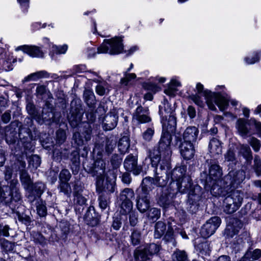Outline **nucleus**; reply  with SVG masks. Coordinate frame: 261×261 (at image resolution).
Here are the masks:
<instances>
[{
    "mask_svg": "<svg viewBox=\"0 0 261 261\" xmlns=\"http://www.w3.org/2000/svg\"><path fill=\"white\" fill-rule=\"evenodd\" d=\"M163 105L164 106H160L159 108L163 133L158 149H154L150 154L151 164L154 168L156 174V186L161 187L165 186L168 180L165 170L169 168V159L172 153L170 148V133L174 130L176 125L174 108L165 99Z\"/></svg>",
    "mask_w": 261,
    "mask_h": 261,
    "instance_id": "1",
    "label": "nucleus"
},
{
    "mask_svg": "<svg viewBox=\"0 0 261 261\" xmlns=\"http://www.w3.org/2000/svg\"><path fill=\"white\" fill-rule=\"evenodd\" d=\"M226 88L224 86H217L215 91L206 90L203 92L204 97L206 100L208 109L213 111H217L216 106L221 111H225L228 108L229 102L233 106H236L238 102L235 99H229L225 95Z\"/></svg>",
    "mask_w": 261,
    "mask_h": 261,
    "instance_id": "2",
    "label": "nucleus"
},
{
    "mask_svg": "<svg viewBox=\"0 0 261 261\" xmlns=\"http://www.w3.org/2000/svg\"><path fill=\"white\" fill-rule=\"evenodd\" d=\"M222 175V169L219 165L213 164L211 166L209 169V177L206 182L211 186V192L215 196H225L222 188L223 179H220Z\"/></svg>",
    "mask_w": 261,
    "mask_h": 261,
    "instance_id": "3",
    "label": "nucleus"
},
{
    "mask_svg": "<svg viewBox=\"0 0 261 261\" xmlns=\"http://www.w3.org/2000/svg\"><path fill=\"white\" fill-rule=\"evenodd\" d=\"M245 178V173L243 170L230 171L223 179L222 188L225 195L238 188Z\"/></svg>",
    "mask_w": 261,
    "mask_h": 261,
    "instance_id": "4",
    "label": "nucleus"
},
{
    "mask_svg": "<svg viewBox=\"0 0 261 261\" xmlns=\"http://www.w3.org/2000/svg\"><path fill=\"white\" fill-rule=\"evenodd\" d=\"M106 168V163L103 160L101 159L97 160L95 162V170L96 172H99L100 176L97 177L96 180V190L98 192L104 191L108 192L110 193L114 192L115 190V184L114 181H109L107 179L105 185L104 183V176Z\"/></svg>",
    "mask_w": 261,
    "mask_h": 261,
    "instance_id": "5",
    "label": "nucleus"
},
{
    "mask_svg": "<svg viewBox=\"0 0 261 261\" xmlns=\"http://www.w3.org/2000/svg\"><path fill=\"white\" fill-rule=\"evenodd\" d=\"M123 50L122 39L121 37H115L111 39H106L97 49V53L116 55L122 53Z\"/></svg>",
    "mask_w": 261,
    "mask_h": 261,
    "instance_id": "6",
    "label": "nucleus"
},
{
    "mask_svg": "<svg viewBox=\"0 0 261 261\" xmlns=\"http://www.w3.org/2000/svg\"><path fill=\"white\" fill-rule=\"evenodd\" d=\"M186 172L185 166L175 168L172 172L171 178L173 181H176L177 191L181 193H184L191 185L190 178L185 176Z\"/></svg>",
    "mask_w": 261,
    "mask_h": 261,
    "instance_id": "7",
    "label": "nucleus"
},
{
    "mask_svg": "<svg viewBox=\"0 0 261 261\" xmlns=\"http://www.w3.org/2000/svg\"><path fill=\"white\" fill-rule=\"evenodd\" d=\"M243 199V193L240 191H233L223 201L224 211L227 214H232L241 206Z\"/></svg>",
    "mask_w": 261,
    "mask_h": 261,
    "instance_id": "8",
    "label": "nucleus"
},
{
    "mask_svg": "<svg viewBox=\"0 0 261 261\" xmlns=\"http://www.w3.org/2000/svg\"><path fill=\"white\" fill-rule=\"evenodd\" d=\"M221 223L220 218L215 216L208 219L200 230L201 236L207 238L213 234Z\"/></svg>",
    "mask_w": 261,
    "mask_h": 261,
    "instance_id": "9",
    "label": "nucleus"
},
{
    "mask_svg": "<svg viewBox=\"0 0 261 261\" xmlns=\"http://www.w3.org/2000/svg\"><path fill=\"white\" fill-rule=\"evenodd\" d=\"M160 247L154 243L150 244L144 249H138L135 252V256L138 261H151L152 255L157 253Z\"/></svg>",
    "mask_w": 261,
    "mask_h": 261,
    "instance_id": "10",
    "label": "nucleus"
},
{
    "mask_svg": "<svg viewBox=\"0 0 261 261\" xmlns=\"http://www.w3.org/2000/svg\"><path fill=\"white\" fill-rule=\"evenodd\" d=\"M33 81V73H31L25 77L22 81V84L24 88V92L26 94V100L28 102L26 109L28 113L31 116L33 115V103L31 102L32 89V85L31 83H29Z\"/></svg>",
    "mask_w": 261,
    "mask_h": 261,
    "instance_id": "11",
    "label": "nucleus"
},
{
    "mask_svg": "<svg viewBox=\"0 0 261 261\" xmlns=\"http://www.w3.org/2000/svg\"><path fill=\"white\" fill-rule=\"evenodd\" d=\"M181 155L185 160L191 159L194 155L195 149L193 144L190 142L182 141L180 139L177 142Z\"/></svg>",
    "mask_w": 261,
    "mask_h": 261,
    "instance_id": "12",
    "label": "nucleus"
},
{
    "mask_svg": "<svg viewBox=\"0 0 261 261\" xmlns=\"http://www.w3.org/2000/svg\"><path fill=\"white\" fill-rule=\"evenodd\" d=\"M124 167L127 171L132 172L135 175H138L142 172V167L137 166L136 156L129 155L124 161Z\"/></svg>",
    "mask_w": 261,
    "mask_h": 261,
    "instance_id": "13",
    "label": "nucleus"
},
{
    "mask_svg": "<svg viewBox=\"0 0 261 261\" xmlns=\"http://www.w3.org/2000/svg\"><path fill=\"white\" fill-rule=\"evenodd\" d=\"M118 116L115 109L112 110L104 118L103 128L106 130L114 128L117 124Z\"/></svg>",
    "mask_w": 261,
    "mask_h": 261,
    "instance_id": "14",
    "label": "nucleus"
},
{
    "mask_svg": "<svg viewBox=\"0 0 261 261\" xmlns=\"http://www.w3.org/2000/svg\"><path fill=\"white\" fill-rule=\"evenodd\" d=\"M14 62L13 57L9 54L4 53L3 48L0 47V70L5 71L12 70V62Z\"/></svg>",
    "mask_w": 261,
    "mask_h": 261,
    "instance_id": "15",
    "label": "nucleus"
},
{
    "mask_svg": "<svg viewBox=\"0 0 261 261\" xmlns=\"http://www.w3.org/2000/svg\"><path fill=\"white\" fill-rule=\"evenodd\" d=\"M251 121L245 119L244 118H239L236 122L235 127L237 133L242 137L246 138L250 132L249 127Z\"/></svg>",
    "mask_w": 261,
    "mask_h": 261,
    "instance_id": "16",
    "label": "nucleus"
},
{
    "mask_svg": "<svg viewBox=\"0 0 261 261\" xmlns=\"http://www.w3.org/2000/svg\"><path fill=\"white\" fill-rule=\"evenodd\" d=\"M137 207L142 213H145L150 207V197L145 193L138 192Z\"/></svg>",
    "mask_w": 261,
    "mask_h": 261,
    "instance_id": "17",
    "label": "nucleus"
},
{
    "mask_svg": "<svg viewBox=\"0 0 261 261\" xmlns=\"http://www.w3.org/2000/svg\"><path fill=\"white\" fill-rule=\"evenodd\" d=\"M148 111L142 107H138L133 116V120L136 121L138 123L149 122L151 120L148 116Z\"/></svg>",
    "mask_w": 261,
    "mask_h": 261,
    "instance_id": "18",
    "label": "nucleus"
},
{
    "mask_svg": "<svg viewBox=\"0 0 261 261\" xmlns=\"http://www.w3.org/2000/svg\"><path fill=\"white\" fill-rule=\"evenodd\" d=\"M196 89L197 93L195 94H193L189 96L190 99L192 100L196 105L200 107H203L205 105V103L206 104V100H205V101H203L202 97L199 95L200 94L202 93L203 96V92L205 91L204 89V87L202 84H201L200 83H197L196 85ZM206 89H205L206 90ZM204 99H205L204 98Z\"/></svg>",
    "mask_w": 261,
    "mask_h": 261,
    "instance_id": "19",
    "label": "nucleus"
},
{
    "mask_svg": "<svg viewBox=\"0 0 261 261\" xmlns=\"http://www.w3.org/2000/svg\"><path fill=\"white\" fill-rule=\"evenodd\" d=\"M166 81V79L164 77L155 76L151 77L149 79L148 82H144L143 84V87L146 90L151 91L153 93H156L159 90V87L158 85L153 83V82H158L160 83H164Z\"/></svg>",
    "mask_w": 261,
    "mask_h": 261,
    "instance_id": "20",
    "label": "nucleus"
},
{
    "mask_svg": "<svg viewBox=\"0 0 261 261\" xmlns=\"http://www.w3.org/2000/svg\"><path fill=\"white\" fill-rule=\"evenodd\" d=\"M84 127H86L87 129L82 133V135H81L79 132H77L74 133L73 136L75 142L78 146H81L84 144V141L83 138V137L86 141H88L91 139L92 130L89 124L87 123L84 125Z\"/></svg>",
    "mask_w": 261,
    "mask_h": 261,
    "instance_id": "21",
    "label": "nucleus"
},
{
    "mask_svg": "<svg viewBox=\"0 0 261 261\" xmlns=\"http://www.w3.org/2000/svg\"><path fill=\"white\" fill-rule=\"evenodd\" d=\"M199 134L198 129L195 126H189L184 132L183 140L187 142H190L193 144L195 142Z\"/></svg>",
    "mask_w": 261,
    "mask_h": 261,
    "instance_id": "22",
    "label": "nucleus"
},
{
    "mask_svg": "<svg viewBox=\"0 0 261 261\" xmlns=\"http://www.w3.org/2000/svg\"><path fill=\"white\" fill-rule=\"evenodd\" d=\"M156 186L155 181L153 178L146 177L142 181L141 189L138 190V192L145 193L149 195V192Z\"/></svg>",
    "mask_w": 261,
    "mask_h": 261,
    "instance_id": "23",
    "label": "nucleus"
},
{
    "mask_svg": "<svg viewBox=\"0 0 261 261\" xmlns=\"http://www.w3.org/2000/svg\"><path fill=\"white\" fill-rule=\"evenodd\" d=\"M209 151L212 156L221 154L222 152L221 142L216 138H213L209 143Z\"/></svg>",
    "mask_w": 261,
    "mask_h": 261,
    "instance_id": "24",
    "label": "nucleus"
},
{
    "mask_svg": "<svg viewBox=\"0 0 261 261\" xmlns=\"http://www.w3.org/2000/svg\"><path fill=\"white\" fill-rule=\"evenodd\" d=\"M261 51H254L249 54L244 58V61L247 65L254 64L259 61Z\"/></svg>",
    "mask_w": 261,
    "mask_h": 261,
    "instance_id": "25",
    "label": "nucleus"
},
{
    "mask_svg": "<svg viewBox=\"0 0 261 261\" xmlns=\"http://www.w3.org/2000/svg\"><path fill=\"white\" fill-rule=\"evenodd\" d=\"M135 194L134 191L130 188H125L121 191L119 197L120 201H132L134 197Z\"/></svg>",
    "mask_w": 261,
    "mask_h": 261,
    "instance_id": "26",
    "label": "nucleus"
},
{
    "mask_svg": "<svg viewBox=\"0 0 261 261\" xmlns=\"http://www.w3.org/2000/svg\"><path fill=\"white\" fill-rule=\"evenodd\" d=\"M130 146L129 139L127 136L122 137L119 141L118 144V150L122 154L127 152Z\"/></svg>",
    "mask_w": 261,
    "mask_h": 261,
    "instance_id": "27",
    "label": "nucleus"
},
{
    "mask_svg": "<svg viewBox=\"0 0 261 261\" xmlns=\"http://www.w3.org/2000/svg\"><path fill=\"white\" fill-rule=\"evenodd\" d=\"M120 205V213L126 215L133 211V203L132 201H121Z\"/></svg>",
    "mask_w": 261,
    "mask_h": 261,
    "instance_id": "28",
    "label": "nucleus"
},
{
    "mask_svg": "<svg viewBox=\"0 0 261 261\" xmlns=\"http://www.w3.org/2000/svg\"><path fill=\"white\" fill-rule=\"evenodd\" d=\"M49 47H51V52L50 53L51 58L54 59V54H64L68 49V46L66 44H64L61 46H57L54 44L49 45Z\"/></svg>",
    "mask_w": 261,
    "mask_h": 261,
    "instance_id": "29",
    "label": "nucleus"
},
{
    "mask_svg": "<svg viewBox=\"0 0 261 261\" xmlns=\"http://www.w3.org/2000/svg\"><path fill=\"white\" fill-rule=\"evenodd\" d=\"M165 224L161 221L158 222L155 226L154 237L156 239L160 238L164 234L166 230Z\"/></svg>",
    "mask_w": 261,
    "mask_h": 261,
    "instance_id": "30",
    "label": "nucleus"
},
{
    "mask_svg": "<svg viewBox=\"0 0 261 261\" xmlns=\"http://www.w3.org/2000/svg\"><path fill=\"white\" fill-rule=\"evenodd\" d=\"M84 97L87 104L89 106H92L95 103V97L92 91L86 89L84 92Z\"/></svg>",
    "mask_w": 261,
    "mask_h": 261,
    "instance_id": "31",
    "label": "nucleus"
},
{
    "mask_svg": "<svg viewBox=\"0 0 261 261\" xmlns=\"http://www.w3.org/2000/svg\"><path fill=\"white\" fill-rule=\"evenodd\" d=\"M240 153L247 161L252 159L251 151L248 145L241 144L240 146Z\"/></svg>",
    "mask_w": 261,
    "mask_h": 261,
    "instance_id": "32",
    "label": "nucleus"
},
{
    "mask_svg": "<svg viewBox=\"0 0 261 261\" xmlns=\"http://www.w3.org/2000/svg\"><path fill=\"white\" fill-rule=\"evenodd\" d=\"M261 256V250L259 249H256L253 251H248L244 255V258L247 259H252L257 260Z\"/></svg>",
    "mask_w": 261,
    "mask_h": 261,
    "instance_id": "33",
    "label": "nucleus"
},
{
    "mask_svg": "<svg viewBox=\"0 0 261 261\" xmlns=\"http://www.w3.org/2000/svg\"><path fill=\"white\" fill-rule=\"evenodd\" d=\"M172 259L176 261H186L187 255L184 251L176 250L172 256Z\"/></svg>",
    "mask_w": 261,
    "mask_h": 261,
    "instance_id": "34",
    "label": "nucleus"
},
{
    "mask_svg": "<svg viewBox=\"0 0 261 261\" xmlns=\"http://www.w3.org/2000/svg\"><path fill=\"white\" fill-rule=\"evenodd\" d=\"M160 214V210L153 207L150 210L148 214V217L150 220L155 221L159 218Z\"/></svg>",
    "mask_w": 261,
    "mask_h": 261,
    "instance_id": "35",
    "label": "nucleus"
},
{
    "mask_svg": "<svg viewBox=\"0 0 261 261\" xmlns=\"http://www.w3.org/2000/svg\"><path fill=\"white\" fill-rule=\"evenodd\" d=\"M128 72H125L124 74V77L121 79L120 83L126 86L128 84V83L132 80L136 79V75L135 73H128Z\"/></svg>",
    "mask_w": 261,
    "mask_h": 261,
    "instance_id": "36",
    "label": "nucleus"
},
{
    "mask_svg": "<svg viewBox=\"0 0 261 261\" xmlns=\"http://www.w3.org/2000/svg\"><path fill=\"white\" fill-rule=\"evenodd\" d=\"M20 178L24 187L27 189H29L31 187V180L28 175L25 173H23L20 176Z\"/></svg>",
    "mask_w": 261,
    "mask_h": 261,
    "instance_id": "37",
    "label": "nucleus"
},
{
    "mask_svg": "<svg viewBox=\"0 0 261 261\" xmlns=\"http://www.w3.org/2000/svg\"><path fill=\"white\" fill-rule=\"evenodd\" d=\"M249 143L255 151H258L259 150L261 143L259 140L254 137H251L249 141Z\"/></svg>",
    "mask_w": 261,
    "mask_h": 261,
    "instance_id": "38",
    "label": "nucleus"
},
{
    "mask_svg": "<svg viewBox=\"0 0 261 261\" xmlns=\"http://www.w3.org/2000/svg\"><path fill=\"white\" fill-rule=\"evenodd\" d=\"M59 187L60 191L65 194L68 195L70 194L71 188L68 182H60Z\"/></svg>",
    "mask_w": 261,
    "mask_h": 261,
    "instance_id": "39",
    "label": "nucleus"
},
{
    "mask_svg": "<svg viewBox=\"0 0 261 261\" xmlns=\"http://www.w3.org/2000/svg\"><path fill=\"white\" fill-rule=\"evenodd\" d=\"M71 177V174L69 171L67 169L62 170L60 173V182H68Z\"/></svg>",
    "mask_w": 261,
    "mask_h": 261,
    "instance_id": "40",
    "label": "nucleus"
},
{
    "mask_svg": "<svg viewBox=\"0 0 261 261\" xmlns=\"http://www.w3.org/2000/svg\"><path fill=\"white\" fill-rule=\"evenodd\" d=\"M141 234L140 232L136 230H133L131 235V240L134 245L139 244L140 241Z\"/></svg>",
    "mask_w": 261,
    "mask_h": 261,
    "instance_id": "41",
    "label": "nucleus"
},
{
    "mask_svg": "<svg viewBox=\"0 0 261 261\" xmlns=\"http://www.w3.org/2000/svg\"><path fill=\"white\" fill-rule=\"evenodd\" d=\"M37 211L38 215L41 217H44L46 214V207L45 203L41 201L37 205Z\"/></svg>",
    "mask_w": 261,
    "mask_h": 261,
    "instance_id": "42",
    "label": "nucleus"
},
{
    "mask_svg": "<svg viewBox=\"0 0 261 261\" xmlns=\"http://www.w3.org/2000/svg\"><path fill=\"white\" fill-rule=\"evenodd\" d=\"M225 160L226 161L233 163L236 161V156L234 151L229 148L226 153L225 154Z\"/></svg>",
    "mask_w": 261,
    "mask_h": 261,
    "instance_id": "43",
    "label": "nucleus"
},
{
    "mask_svg": "<svg viewBox=\"0 0 261 261\" xmlns=\"http://www.w3.org/2000/svg\"><path fill=\"white\" fill-rule=\"evenodd\" d=\"M177 91L178 90L176 88L172 87L168 85L167 87L164 90V93L171 97H174Z\"/></svg>",
    "mask_w": 261,
    "mask_h": 261,
    "instance_id": "44",
    "label": "nucleus"
},
{
    "mask_svg": "<svg viewBox=\"0 0 261 261\" xmlns=\"http://www.w3.org/2000/svg\"><path fill=\"white\" fill-rule=\"evenodd\" d=\"M128 215H129V220L130 225L133 226H135L138 223V215L137 212L133 211Z\"/></svg>",
    "mask_w": 261,
    "mask_h": 261,
    "instance_id": "45",
    "label": "nucleus"
},
{
    "mask_svg": "<svg viewBox=\"0 0 261 261\" xmlns=\"http://www.w3.org/2000/svg\"><path fill=\"white\" fill-rule=\"evenodd\" d=\"M154 134V130L151 128H148L143 133V138L146 141H150Z\"/></svg>",
    "mask_w": 261,
    "mask_h": 261,
    "instance_id": "46",
    "label": "nucleus"
},
{
    "mask_svg": "<svg viewBox=\"0 0 261 261\" xmlns=\"http://www.w3.org/2000/svg\"><path fill=\"white\" fill-rule=\"evenodd\" d=\"M168 85L172 87L176 88V89L181 86V83L179 80V78L177 76L172 77Z\"/></svg>",
    "mask_w": 261,
    "mask_h": 261,
    "instance_id": "47",
    "label": "nucleus"
},
{
    "mask_svg": "<svg viewBox=\"0 0 261 261\" xmlns=\"http://www.w3.org/2000/svg\"><path fill=\"white\" fill-rule=\"evenodd\" d=\"M238 231H236L233 229V228L231 225H228L224 231V234L227 238H232L236 234H237Z\"/></svg>",
    "mask_w": 261,
    "mask_h": 261,
    "instance_id": "48",
    "label": "nucleus"
},
{
    "mask_svg": "<svg viewBox=\"0 0 261 261\" xmlns=\"http://www.w3.org/2000/svg\"><path fill=\"white\" fill-rule=\"evenodd\" d=\"M45 51L39 47L34 46V57L43 58Z\"/></svg>",
    "mask_w": 261,
    "mask_h": 261,
    "instance_id": "49",
    "label": "nucleus"
},
{
    "mask_svg": "<svg viewBox=\"0 0 261 261\" xmlns=\"http://www.w3.org/2000/svg\"><path fill=\"white\" fill-rule=\"evenodd\" d=\"M44 189V185L42 182L36 183L34 184V190H35L37 196H40Z\"/></svg>",
    "mask_w": 261,
    "mask_h": 261,
    "instance_id": "50",
    "label": "nucleus"
},
{
    "mask_svg": "<svg viewBox=\"0 0 261 261\" xmlns=\"http://www.w3.org/2000/svg\"><path fill=\"white\" fill-rule=\"evenodd\" d=\"M254 168L257 176L261 174V161L260 160L255 158L254 159Z\"/></svg>",
    "mask_w": 261,
    "mask_h": 261,
    "instance_id": "51",
    "label": "nucleus"
},
{
    "mask_svg": "<svg viewBox=\"0 0 261 261\" xmlns=\"http://www.w3.org/2000/svg\"><path fill=\"white\" fill-rule=\"evenodd\" d=\"M16 50H21L23 51V53H26L30 56H32L33 55V48L28 45H23L18 46L16 49Z\"/></svg>",
    "mask_w": 261,
    "mask_h": 261,
    "instance_id": "52",
    "label": "nucleus"
},
{
    "mask_svg": "<svg viewBox=\"0 0 261 261\" xmlns=\"http://www.w3.org/2000/svg\"><path fill=\"white\" fill-rule=\"evenodd\" d=\"M49 76V74L45 71H39L34 73V80L41 78H46Z\"/></svg>",
    "mask_w": 261,
    "mask_h": 261,
    "instance_id": "53",
    "label": "nucleus"
},
{
    "mask_svg": "<svg viewBox=\"0 0 261 261\" xmlns=\"http://www.w3.org/2000/svg\"><path fill=\"white\" fill-rule=\"evenodd\" d=\"M57 138L59 143H62L66 139V134L64 130H58L57 132Z\"/></svg>",
    "mask_w": 261,
    "mask_h": 261,
    "instance_id": "54",
    "label": "nucleus"
},
{
    "mask_svg": "<svg viewBox=\"0 0 261 261\" xmlns=\"http://www.w3.org/2000/svg\"><path fill=\"white\" fill-rule=\"evenodd\" d=\"M96 92L100 96L104 95L106 93V89L102 84H99L96 87Z\"/></svg>",
    "mask_w": 261,
    "mask_h": 261,
    "instance_id": "55",
    "label": "nucleus"
},
{
    "mask_svg": "<svg viewBox=\"0 0 261 261\" xmlns=\"http://www.w3.org/2000/svg\"><path fill=\"white\" fill-rule=\"evenodd\" d=\"M75 200L77 204L81 205L85 204L86 202V199L79 194L75 196Z\"/></svg>",
    "mask_w": 261,
    "mask_h": 261,
    "instance_id": "56",
    "label": "nucleus"
},
{
    "mask_svg": "<svg viewBox=\"0 0 261 261\" xmlns=\"http://www.w3.org/2000/svg\"><path fill=\"white\" fill-rule=\"evenodd\" d=\"M3 246L4 247H6V250L7 251H12L14 247V245L12 243L6 240L4 241L3 243Z\"/></svg>",
    "mask_w": 261,
    "mask_h": 261,
    "instance_id": "57",
    "label": "nucleus"
},
{
    "mask_svg": "<svg viewBox=\"0 0 261 261\" xmlns=\"http://www.w3.org/2000/svg\"><path fill=\"white\" fill-rule=\"evenodd\" d=\"M187 113L190 118H194L196 114L195 108L191 106H189L187 109Z\"/></svg>",
    "mask_w": 261,
    "mask_h": 261,
    "instance_id": "58",
    "label": "nucleus"
},
{
    "mask_svg": "<svg viewBox=\"0 0 261 261\" xmlns=\"http://www.w3.org/2000/svg\"><path fill=\"white\" fill-rule=\"evenodd\" d=\"M74 69L76 73H82L86 71V66L85 65H76Z\"/></svg>",
    "mask_w": 261,
    "mask_h": 261,
    "instance_id": "59",
    "label": "nucleus"
},
{
    "mask_svg": "<svg viewBox=\"0 0 261 261\" xmlns=\"http://www.w3.org/2000/svg\"><path fill=\"white\" fill-rule=\"evenodd\" d=\"M223 112V115L227 119L228 121L233 120L237 117V116L236 114H234L230 112Z\"/></svg>",
    "mask_w": 261,
    "mask_h": 261,
    "instance_id": "60",
    "label": "nucleus"
},
{
    "mask_svg": "<svg viewBox=\"0 0 261 261\" xmlns=\"http://www.w3.org/2000/svg\"><path fill=\"white\" fill-rule=\"evenodd\" d=\"M10 119L11 114L10 112L7 111L3 114L2 116V120L4 123H8L10 121Z\"/></svg>",
    "mask_w": 261,
    "mask_h": 261,
    "instance_id": "61",
    "label": "nucleus"
},
{
    "mask_svg": "<svg viewBox=\"0 0 261 261\" xmlns=\"http://www.w3.org/2000/svg\"><path fill=\"white\" fill-rule=\"evenodd\" d=\"M98 201L100 208L103 210L106 209L108 205V202L107 200L102 196H100L98 198Z\"/></svg>",
    "mask_w": 261,
    "mask_h": 261,
    "instance_id": "62",
    "label": "nucleus"
},
{
    "mask_svg": "<svg viewBox=\"0 0 261 261\" xmlns=\"http://www.w3.org/2000/svg\"><path fill=\"white\" fill-rule=\"evenodd\" d=\"M121 226V222L119 218H115L113 220L112 226L115 230H118Z\"/></svg>",
    "mask_w": 261,
    "mask_h": 261,
    "instance_id": "63",
    "label": "nucleus"
},
{
    "mask_svg": "<svg viewBox=\"0 0 261 261\" xmlns=\"http://www.w3.org/2000/svg\"><path fill=\"white\" fill-rule=\"evenodd\" d=\"M122 181L126 184H128L131 181L130 175L128 173H124L122 176Z\"/></svg>",
    "mask_w": 261,
    "mask_h": 261,
    "instance_id": "64",
    "label": "nucleus"
}]
</instances>
